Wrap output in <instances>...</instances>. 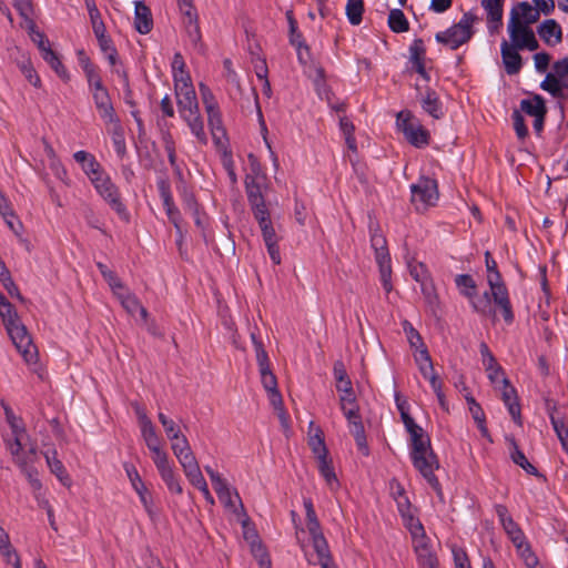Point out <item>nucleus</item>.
Wrapping results in <instances>:
<instances>
[{"label": "nucleus", "mask_w": 568, "mask_h": 568, "mask_svg": "<svg viewBox=\"0 0 568 568\" xmlns=\"http://www.w3.org/2000/svg\"><path fill=\"white\" fill-rule=\"evenodd\" d=\"M0 317L13 345L28 364L38 359V348L27 327L21 323L14 306L0 292Z\"/></svg>", "instance_id": "nucleus-1"}, {"label": "nucleus", "mask_w": 568, "mask_h": 568, "mask_svg": "<svg viewBox=\"0 0 568 568\" xmlns=\"http://www.w3.org/2000/svg\"><path fill=\"white\" fill-rule=\"evenodd\" d=\"M460 294L467 297L476 313L481 315L494 314L493 303L501 310L503 317L507 324L513 323L514 312L511 308L507 286H489L481 294L477 286H459Z\"/></svg>", "instance_id": "nucleus-2"}, {"label": "nucleus", "mask_w": 568, "mask_h": 568, "mask_svg": "<svg viewBox=\"0 0 568 568\" xmlns=\"http://www.w3.org/2000/svg\"><path fill=\"white\" fill-rule=\"evenodd\" d=\"M410 459L413 466L435 490L438 498L443 500L444 494L442 485L437 476L434 474V470L439 468V462L437 455L432 448L429 436L410 443Z\"/></svg>", "instance_id": "nucleus-3"}, {"label": "nucleus", "mask_w": 568, "mask_h": 568, "mask_svg": "<svg viewBox=\"0 0 568 568\" xmlns=\"http://www.w3.org/2000/svg\"><path fill=\"white\" fill-rule=\"evenodd\" d=\"M396 125L409 144L424 149L430 143V133L425 129L412 111L402 110L396 115Z\"/></svg>", "instance_id": "nucleus-4"}, {"label": "nucleus", "mask_w": 568, "mask_h": 568, "mask_svg": "<svg viewBox=\"0 0 568 568\" xmlns=\"http://www.w3.org/2000/svg\"><path fill=\"white\" fill-rule=\"evenodd\" d=\"M101 197L110 205V207L125 222H129L130 214L125 204L122 202L118 186L112 182L111 178L104 172L101 176H94L91 182Z\"/></svg>", "instance_id": "nucleus-5"}, {"label": "nucleus", "mask_w": 568, "mask_h": 568, "mask_svg": "<svg viewBox=\"0 0 568 568\" xmlns=\"http://www.w3.org/2000/svg\"><path fill=\"white\" fill-rule=\"evenodd\" d=\"M371 246L375 253V261L381 273L382 284H389L392 275L390 254L387 247V240L382 234L379 225H369Z\"/></svg>", "instance_id": "nucleus-6"}, {"label": "nucleus", "mask_w": 568, "mask_h": 568, "mask_svg": "<svg viewBox=\"0 0 568 568\" xmlns=\"http://www.w3.org/2000/svg\"><path fill=\"white\" fill-rule=\"evenodd\" d=\"M255 221L257 222L263 241L267 247V252L270 254L271 260L275 264H280L281 262V255H280V247H278V241L280 237L276 234L273 221L271 219V213L268 207L252 213Z\"/></svg>", "instance_id": "nucleus-7"}, {"label": "nucleus", "mask_w": 568, "mask_h": 568, "mask_svg": "<svg viewBox=\"0 0 568 568\" xmlns=\"http://www.w3.org/2000/svg\"><path fill=\"white\" fill-rule=\"evenodd\" d=\"M341 409L348 422L349 432L354 436L356 446L358 450L364 455H369V448L366 439L365 427L362 422V416L359 414L358 404L352 405V408L347 406H341Z\"/></svg>", "instance_id": "nucleus-8"}, {"label": "nucleus", "mask_w": 568, "mask_h": 568, "mask_svg": "<svg viewBox=\"0 0 568 568\" xmlns=\"http://www.w3.org/2000/svg\"><path fill=\"white\" fill-rule=\"evenodd\" d=\"M174 89L181 114L199 109L196 93L192 84L191 77L189 80H186V78H182V75L175 77Z\"/></svg>", "instance_id": "nucleus-9"}, {"label": "nucleus", "mask_w": 568, "mask_h": 568, "mask_svg": "<svg viewBox=\"0 0 568 568\" xmlns=\"http://www.w3.org/2000/svg\"><path fill=\"white\" fill-rule=\"evenodd\" d=\"M412 200L419 201L424 206L435 205L438 200V185L435 179L420 176L410 185Z\"/></svg>", "instance_id": "nucleus-10"}, {"label": "nucleus", "mask_w": 568, "mask_h": 568, "mask_svg": "<svg viewBox=\"0 0 568 568\" xmlns=\"http://www.w3.org/2000/svg\"><path fill=\"white\" fill-rule=\"evenodd\" d=\"M112 294L119 301L125 312L134 316L139 312V322L148 323V310L140 303L139 298L131 294L126 286H111Z\"/></svg>", "instance_id": "nucleus-11"}, {"label": "nucleus", "mask_w": 568, "mask_h": 568, "mask_svg": "<svg viewBox=\"0 0 568 568\" xmlns=\"http://www.w3.org/2000/svg\"><path fill=\"white\" fill-rule=\"evenodd\" d=\"M156 186L169 221L174 225L178 233H181L182 216L180 210L174 204L169 180L166 178H159Z\"/></svg>", "instance_id": "nucleus-12"}, {"label": "nucleus", "mask_w": 568, "mask_h": 568, "mask_svg": "<svg viewBox=\"0 0 568 568\" xmlns=\"http://www.w3.org/2000/svg\"><path fill=\"white\" fill-rule=\"evenodd\" d=\"M507 30L511 43L519 50L536 51L539 48V42L530 27L515 28L514 20H511L508 22Z\"/></svg>", "instance_id": "nucleus-13"}, {"label": "nucleus", "mask_w": 568, "mask_h": 568, "mask_svg": "<svg viewBox=\"0 0 568 568\" xmlns=\"http://www.w3.org/2000/svg\"><path fill=\"white\" fill-rule=\"evenodd\" d=\"M415 89L423 111L435 120L443 119L445 115L444 105L437 92L427 87L423 93L418 84H416Z\"/></svg>", "instance_id": "nucleus-14"}, {"label": "nucleus", "mask_w": 568, "mask_h": 568, "mask_svg": "<svg viewBox=\"0 0 568 568\" xmlns=\"http://www.w3.org/2000/svg\"><path fill=\"white\" fill-rule=\"evenodd\" d=\"M181 11L184 14L185 30L190 41L200 53H204L205 47L204 43L202 42V34L199 26V16L194 6H189L187 8H184Z\"/></svg>", "instance_id": "nucleus-15"}, {"label": "nucleus", "mask_w": 568, "mask_h": 568, "mask_svg": "<svg viewBox=\"0 0 568 568\" xmlns=\"http://www.w3.org/2000/svg\"><path fill=\"white\" fill-rule=\"evenodd\" d=\"M538 11L528 1L517 2L510 10L509 20H514L515 28L530 27L539 20Z\"/></svg>", "instance_id": "nucleus-16"}, {"label": "nucleus", "mask_w": 568, "mask_h": 568, "mask_svg": "<svg viewBox=\"0 0 568 568\" xmlns=\"http://www.w3.org/2000/svg\"><path fill=\"white\" fill-rule=\"evenodd\" d=\"M413 550L419 568H439V561L433 549L429 537L413 542Z\"/></svg>", "instance_id": "nucleus-17"}, {"label": "nucleus", "mask_w": 568, "mask_h": 568, "mask_svg": "<svg viewBox=\"0 0 568 568\" xmlns=\"http://www.w3.org/2000/svg\"><path fill=\"white\" fill-rule=\"evenodd\" d=\"M500 53L505 71L508 75L518 74L523 68V58L519 54V49L513 43L503 40L500 44Z\"/></svg>", "instance_id": "nucleus-18"}, {"label": "nucleus", "mask_w": 568, "mask_h": 568, "mask_svg": "<svg viewBox=\"0 0 568 568\" xmlns=\"http://www.w3.org/2000/svg\"><path fill=\"white\" fill-rule=\"evenodd\" d=\"M501 382L504 384V390L501 394L503 402L507 406L513 420L518 426H521L523 417L517 390L515 389L514 386L510 385V382L507 377H503Z\"/></svg>", "instance_id": "nucleus-19"}, {"label": "nucleus", "mask_w": 568, "mask_h": 568, "mask_svg": "<svg viewBox=\"0 0 568 568\" xmlns=\"http://www.w3.org/2000/svg\"><path fill=\"white\" fill-rule=\"evenodd\" d=\"M244 183L247 202L252 213L266 209L267 205L262 192V185L257 179L251 175H246Z\"/></svg>", "instance_id": "nucleus-20"}, {"label": "nucleus", "mask_w": 568, "mask_h": 568, "mask_svg": "<svg viewBox=\"0 0 568 568\" xmlns=\"http://www.w3.org/2000/svg\"><path fill=\"white\" fill-rule=\"evenodd\" d=\"M537 33L540 39L550 47H555L562 41V29L555 19H546L537 27Z\"/></svg>", "instance_id": "nucleus-21"}, {"label": "nucleus", "mask_w": 568, "mask_h": 568, "mask_svg": "<svg viewBox=\"0 0 568 568\" xmlns=\"http://www.w3.org/2000/svg\"><path fill=\"white\" fill-rule=\"evenodd\" d=\"M505 0H481V7L487 12V26L490 33L503 26Z\"/></svg>", "instance_id": "nucleus-22"}, {"label": "nucleus", "mask_w": 568, "mask_h": 568, "mask_svg": "<svg viewBox=\"0 0 568 568\" xmlns=\"http://www.w3.org/2000/svg\"><path fill=\"white\" fill-rule=\"evenodd\" d=\"M134 28L141 34H148L153 29L151 9L143 1L134 2Z\"/></svg>", "instance_id": "nucleus-23"}, {"label": "nucleus", "mask_w": 568, "mask_h": 568, "mask_svg": "<svg viewBox=\"0 0 568 568\" xmlns=\"http://www.w3.org/2000/svg\"><path fill=\"white\" fill-rule=\"evenodd\" d=\"M73 159L81 165L82 171L91 182L94 176H101V174L104 173L103 168L97 161L95 156L87 151H77L73 154Z\"/></svg>", "instance_id": "nucleus-24"}, {"label": "nucleus", "mask_w": 568, "mask_h": 568, "mask_svg": "<svg viewBox=\"0 0 568 568\" xmlns=\"http://www.w3.org/2000/svg\"><path fill=\"white\" fill-rule=\"evenodd\" d=\"M479 351L483 357V364L488 373V378L490 382L496 383L500 377H505L503 367L497 363L488 345L486 343H481Z\"/></svg>", "instance_id": "nucleus-25"}, {"label": "nucleus", "mask_w": 568, "mask_h": 568, "mask_svg": "<svg viewBox=\"0 0 568 568\" xmlns=\"http://www.w3.org/2000/svg\"><path fill=\"white\" fill-rule=\"evenodd\" d=\"M435 39L438 43L449 47L450 50H457L460 45L469 41L468 37L455 26H452L445 31L437 32Z\"/></svg>", "instance_id": "nucleus-26"}, {"label": "nucleus", "mask_w": 568, "mask_h": 568, "mask_svg": "<svg viewBox=\"0 0 568 568\" xmlns=\"http://www.w3.org/2000/svg\"><path fill=\"white\" fill-rule=\"evenodd\" d=\"M312 542L317 556V564L321 568H338L333 560L327 540L324 536L312 538Z\"/></svg>", "instance_id": "nucleus-27"}, {"label": "nucleus", "mask_w": 568, "mask_h": 568, "mask_svg": "<svg viewBox=\"0 0 568 568\" xmlns=\"http://www.w3.org/2000/svg\"><path fill=\"white\" fill-rule=\"evenodd\" d=\"M405 527L408 529V531L412 535L413 542H416L420 540L422 538L428 537L426 535L425 528L422 524V521L415 517V515L412 511V508L407 509V511L399 513Z\"/></svg>", "instance_id": "nucleus-28"}, {"label": "nucleus", "mask_w": 568, "mask_h": 568, "mask_svg": "<svg viewBox=\"0 0 568 568\" xmlns=\"http://www.w3.org/2000/svg\"><path fill=\"white\" fill-rule=\"evenodd\" d=\"M47 464L52 474L67 487L71 485L70 476L68 475L62 462L57 458V450H48L44 453Z\"/></svg>", "instance_id": "nucleus-29"}, {"label": "nucleus", "mask_w": 568, "mask_h": 568, "mask_svg": "<svg viewBox=\"0 0 568 568\" xmlns=\"http://www.w3.org/2000/svg\"><path fill=\"white\" fill-rule=\"evenodd\" d=\"M511 450H510V458L514 462V464L521 467L527 474L534 475V476H541L538 471V469L529 463L525 454L519 448L517 442L515 438L509 439Z\"/></svg>", "instance_id": "nucleus-30"}, {"label": "nucleus", "mask_w": 568, "mask_h": 568, "mask_svg": "<svg viewBox=\"0 0 568 568\" xmlns=\"http://www.w3.org/2000/svg\"><path fill=\"white\" fill-rule=\"evenodd\" d=\"M181 116L187 122L191 132L196 136V139L202 143H206L207 139L204 132V123L199 109L185 112V114H181Z\"/></svg>", "instance_id": "nucleus-31"}, {"label": "nucleus", "mask_w": 568, "mask_h": 568, "mask_svg": "<svg viewBox=\"0 0 568 568\" xmlns=\"http://www.w3.org/2000/svg\"><path fill=\"white\" fill-rule=\"evenodd\" d=\"M520 109L523 112L534 118L541 114H547L545 100L539 94H534L531 99L521 100Z\"/></svg>", "instance_id": "nucleus-32"}, {"label": "nucleus", "mask_w": 568, "mask_h": 568, "mask_svg": "<svg viewBox=\"0 0 568 568\" xmlns=\"http://www.w3.org/2000/svg\"><path fill=\"white\" fill-rule=\"evenodd\" d=\"M390 494L396 501L398 513L407 511L412 508L409 498L406 495L404 486L395 478L389 481Z\"/></svg>", "instance_id": "nucleus-33"}, {"label": "nucleus", "mask_w": 568, "mask_h": 568, "mask_svg": "<svg viewBox=\"0 0 568 568\" xmlns=\"http://www.w3.org/2000/svg\"><path fill=\"white\" fill-rule=\"evenodd\" d=\"M0 213L2 214L8 227L14 233V235L20 240V242L24 243L28 246V241L22 237L23 224L17 217L14 212L10 210L8 205H6L4 207L1 206Z\"/></svg>", "instance_id": "nucleus-34"}, {"label": "nucleus", "mask_w": 568, "mask_h": 568, "mask_svg": "<svg viewBox=\"0 0 568 568\" xmlns=\"http://www.w3.org/2000/svg\"><path fill=\"white\" fill-rule=\"evenodd\" d=\"M142 437L150 450L161 446V439L155 432V427L148 416L142 418Z\"/></svg>", "instance_id": "nucleus-35"}, {"label": "nucleus", "mask_w": 568, "mask_h": 568, "mask_svg": "<svg viewBox=\"0 0 568 568\" xmlns=\"http://www.w3.org/2000/svg\"><path fill=\"white\" fill-rule=\"evenodd\" d=\"M207 121L211 129L213 140L219 143L222 138L226 136V130L223 126L222 114L220 108L207 113Z\"/></svg>", "instance_id": "nucleus-36"}, {"label": "nucleus", "mask_w": 568, "mask_h": 568, "mask_svg": "<svg viewBox=\"0 0 568 568\" xmlns=\"http://www.w3.org/2000/svg\"><path fill=\"white\" fill-rule=\"evenodd\" d=\"M387 23L395 33H403L409 30V22L400 9H392L389 11Z\"/></svg>", "instance_id": "nucleus-37"}, {"label": "nucleus", "mask_w": 568, "mask_h": 568, "mask_svg": "<svg viewBox=\"0 0 568 568\" xmlns=\"http://www.w3.org/2000/svg\"><path fill=\"white\" fill-rule=\"evenodd\" d=\"M42 59L55 71V73L63 80L69 81L70 75L67 68L63 65L58 54L48 47V50L42 54Z\"/></svg>", "instance_id": "nucleus-38"}, {"label": "nucleus", "mask_w": 568, "mask_h": 568, "mask_svg": "<svg viewBox=\"0 0 568 568\" xmlns=\"http://www.w3.org/2000/svg\"><path fill=\"white\" fill-rule=\"evenodd\" d=\"M317 459V467L321 476L325 479L326 484L332 486L336 484L338 486V480L332 464V459L328 455L320 456Z\"/></svg>", "instance_id": "nucleus-39"}, {"label": "nucleus", "mask_w": 568, "mask_h": 568, "mask_svg": "<svg viewBox=\"0 0 568 568\" xmlns=\"http://www.w3.org/2000/svg\"><path fill=\"white\" fill-rule=\"evenodd\" d=\"M176 189L181 196L182 204L185 211L191 212L200 207L197 200L194 195V192L187 186V184L183 180L181 181L180 184H178Z\"/></svg>", "instance_id": "nucleus-40"}, {"label": "nucleus", "mask_w": 568, "mask_h": 568, "mask_svg": "<svg viewBox=\"0 0 568 568\" xmlns=\"http://www.w3.org/2000/svg\"><path fill=\"white\" fill-rule=\"evenodd\" d=\"M426 61V48L422 38H416L409 45V63L412 67L423 64Z\"/></svg>", "instance_id": "nucleus-41"}, {"label": "nucleus", "mask_w": 568, "mask_h": 568, "mask_svg": "<svg viewBox=\"0 0 568 568\" xmlns=\"http://www.w3.org/2000/svg\"><path fill=\"white\" fill-rule=\"evenodd\" d=\"M346 17L352 26H358L363 20L364 0H347Z\"/></svg>", "instance_id": "nucleus-42"}, {"label": "nucleus", "mask_w": 568, "mask_h": 568, "mask_svg": "<svg viewBox=\"0 0 568 568\" xmlns=\"http://www.w3.org/2000/svg\"><path fill=\"white\" fill-rule=\"evenodd\" d=\"M333 374L336 381V389L347 390L352 385V381L346 372V367L342 361H336L333 366Z\"/></svg>", "instance_id": "nucleus-43"}, {"label": "nucleus", "mask_w": 568, "mask_h": 568, "mask_svg": "<svg viewBox=\"0 0 568 568\" xmlns=\"http://www.w3.org/2000/svg\"><path fill=\"white\" fill-rule=\"evenodd\" d=\"M308 446L316 458L320 456L328 455V449L325 445L323 430L317 427L314 435H310Z\"/></svg>", "instance_id": "nucleus-44"}, {"label": "nucleus", "mask_w": 568, "mask_h": 568, "mask_svg": "<svg viewBox=\"0 0 568 568\" xmlns=\"http://www.w3.org/2000/svg\"><path fill=\"white\" fill-rule=\"evenodd\" d=\"M288 23V41L291 45H301L305 41L303 33L298 30L297 21L294 17L293 10H287L285 13Z\"/></svg>", "instance_id": "nucleus-45"}, {"label": "nucleus", "mask_w": 568, "mask_h": 568, "mask_svg": "<svg viewBox=\"0 0 568 568\" xmlns=\"http://www.w3.org/2000/svg\"><path fill=\"white\" fill-rule=\"evenodd\" d=\"M111 138L113 142L114 150L116 154L122 159L126 154V144L124 130L121 125V122L113 124L111 129Z\"/></svg>", "instance_id": "nucleus-46"}, {"label": "nucleus", "mask_w": 568, "mask_h": 568, "mask_svg": "<svg viewBox=\"0 0 568 568\" xmlns=\"http://www.w3.org/2000/svg\"><path fill=\"white\" fill-rule=\"evenodd\" d=\"M251 552L257 560L260 568H272V561L268 551L263 545L262 540H255V542H251Z\"/></svg>", "instance_id": "nucleus-47"}, {"label": "nucleus", "mask_w": 568, "mask_h": 568, "mask_svg": "<svg viewBox=\"0 0 568 568\" xmlns=\"http://www.w3.org/2000/svg\"><path fill=\"white\" fill-rule=\"evenodd\" d=\"M503 528L513 541L514 546L517 549H521L525 541V535L517 523H515L514 519H509L507 524L503 526Z\"/></svg>", "instance_id": "nucleus-48"}, {"label": "nucleus", "mask_w": 568, "mask_h": 568, "mask_svg": "<svg viewBox=\"0 0 568 568\" xmlns=\"http://www.w3.org/2000/svg\"><path fill=\"white\" fill-rule=\"evenodd\" d=\"M159 474H160L162 480L165 483L168 489L171 493H174L178 495H181L183 493V488L179 481V478L176 477V475L171 466H169L164 469H161L159 471Z\"/></svg>", "instance_id": "nucleus-49"}, {"label": "nucleus", "mask_w": 568, "mask_h": 568, "mask_svg": "<svg viewBox=\"0 0 568 568\" xmlns=\"http://www.w3.org/2000/svg\"><path fill=\"white\" fill-rule=\"evenodd\" d=\"M18 466L20 467L22 474L27 477L31 488L33 491H40L42 488V484L38 477V471L34 467L28 465L26 460L18 459Z\"/></svg>", "instance_id": "nucleus-50"}, {"label": "nucleus", "mask_w": 568, "mask_h": 568, "mask_svg": "<svg viewBox=\"0 0 568 568\" xmlns=\"http://www.w3.org/2000/svg\"><path fill=\"white\" fill-rule=\"evenodd\" d=\"M135 493L139 495L140 501L142 503L145 511L150 516L151 519L156 517V510L154 508V503L151 493L148 490L145 484L142 487H135Z\"/></svg>", "instance_id": "nucleus-51"}, {"label": "nucleus", "mask_w": 568, "mask_h": 568, "mask_svg": "<svg viewBox=\"0 0 568 568\" xmlns=\"http://www.w3.org/2000/svg\"><path fill=\"white\" fill-rule=\"evenodd\" d=\"M339 129L345 136V141H346L348 149L356 151L357 145H356V139L354 136L355 126L352 123V121L346 116L341 118L339 119Z\"/></svg>", "instance_id": "nucleus-52"}, {"label": "nucleus", "mask_w": 568, "mask_h": 568, "mask_svg": "<svg viewBox=\"0 0 568 568\" xmlns=\"http://www.w3.org/2000/svg\"><path fill=\"white\" fill-rule=\"evenodd\" d=\"M560 79L557 78L552 73H548L546 78L540 83V88L544 91H547L549 94H551L554 98L561 99L565 97L562 92H560Z\"/></svg>", "instance_id": "nucleus-53"}, {"label": "nucleus", "mask_w": 568, "mask_h": 568, "mask_svg": "<svg viewBox=\"0 0 568 568\" xmlns=\"http://www.w3.org/2000/svg\"><path fill=\"white\" fill-rule=\"evenodd\" d=\"M477 427L483 437L488 438L491 442L489 430L486 426L485 413L479 404L468 407Z\"/></svg>", "instance_id": "nucleus-54"}, {"label": "nucleus", "mask_w": 568, "mask_h": 568, "mask_svg": "<svg viewBox=\"0 0 568 568\" xmlns=\"http://www.w3.org/2000/svg\"><path fill=\"white\" fill-rule=\"evenodd\" d=\"M425 302L433 315H437L440 308V302L436 292V286H420Z\"/></svg>", "instance_id": "nucleus-55"}, {"label": "nucleus", "mask_w": 568, "mask_h": 568, "mask_svg": "<svg viewBox=\"0 0 568 568\" xmlns=\"http://www.w3.org/2000/svg\"><path fill=\"white\" fill-rule=\"evenodd\" d=\"M412 277L420 283L425 284L429 280V272L427 266L422 262L412 261L407 264Z\"/></svg>", "instance_id": "nucleus-56"}, {"label": "nucleus", "mask_w": 568, "mask_h": 568, "mask_svg": "<svg viewBox=\"0 0 568 568\" xmlns=\"http://www.w3.org/2000/svg\"><path fill=\"white\" fill-rule=\"evenodd\" d=\"M485 262L487 268V284H504L501 282V275L497 270V263L488 251L485 253Z\"/></svg>", "instance_id": "nucleus-57"}, {"label": "nucleus", "mask_w": 568, "mask_h": 568, "mask_svg": "<svg viewBox=\"0 0 568 568\" xmlns=\"http://www.w3.org/2000/svg\"><path fill=\"white\" fill-rule=\"evenodd\" d=\"M97 110H98V113L100 115V118L102 119V121L105 123V124H116L120 121V118L118 116L115 110H114V106H113V103L112 101L109 102V103H105V104H101V105H98L95 106Z\"/></svg>", "instance_id": "nucleus-58"}, {"label": "nucleus", "mask_w": 568, "mask_h": 568, "mask_svg": "<svg viewBox=\"0 0 568 568\" xmlns=\"http://www.w3.org/2000/svg\"><path fill=\"white\" fill-rule=\"evenodd\" d=\"M158 418L163 426L168 438L170 440L179 439V434H181L179 425L163 413H159Z\"/></svg>", "instance_id": "nucleus-59"}, {"label": "nucleus", "mask_w": 568, "mask_h": 568, "mask_svg": "<svg viewBox=\"0 0 568 568\" xmlns=\"http://www.w3.org/2000/svg\"><path fill=\"white\" fill-rule=\"evenodd\" d=\"M476 19L477 17L475 14H473L471 12H466L463 14L462 19L454 26L462 32H464V34L467 36L468 39L470 40L474 34L473 23L476 21Z\"/></svg>", "instance_id": "nucleus-60"}, {"label": "nucleus", "mask_w": 568, "mask_h": 568, "mask_svg": "<svg viewBox=\"0 0 568 568\" xmlns=\"http://www.w3.org/2000/svg\"><path fill=\"white\" fill-rule=\"evenodd\" d=\"M199 88L206 113H211V111L219 108L215 97L206 84L200 83Z\"/></svg>", "instance_id": "nucleus-61"}, {"label": "nucleus", "mask_w": 568, "mask_h": 568, "mask_svg": "<svg viewBox=\"0 0 568 568\" xmlns=\"http://www.w3.org/2000/svg\"><path fill=\"white\" fill-rule=\"evenodd\" d=\"M20 70L26 79L36 88L40 87L41 80L37 71L32 67L30 60H23L19 63Z\"/></svg>", "instance_id": "nucleus-62"}, {"label": "nucleus", "mask_w": 568, "mask_h": 568, "mask_svg": "<svg viewBox=\"0 0 568 568\" xmlns=\"http://www.w3.org/2000/svg\"><path fill=\"white\" fill-rule=\"evenodd\" d=\"M552 428L561 444L562 449L568 454V426L566 424V419H552Z\"/></svg>", "instance_id": "nucleus-63"}, {"label": "nucleus", "mask_w": 568, "mask_h": 568, "mask_svg": "<svg viewBox=\"0 0 568 568\" xmlns=\"http://www.w3.org/2000/svg\"><path fill=\"white\" fill-rule=\"evenodd\" d=\"M84 75L91 93L94 91H101V89L105 88L97 67L84 72Z\"/></svg>", "instance_id": "nucleus-64"}]
</instances>
